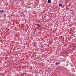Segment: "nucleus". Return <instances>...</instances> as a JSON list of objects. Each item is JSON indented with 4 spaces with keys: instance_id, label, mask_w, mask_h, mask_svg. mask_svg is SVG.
<instances>
[{
    "instance_id": "obj_1",
    "label": "nucleus",
    "mask_w": 76,
    "mask_h": 76,
    "mask_svg": "<svg viewBox=\"0 0 76 76\" xmlns=\"http://www.w3.org/2000/svg\"><path fill=\"white\" fill-rule=\"evenodd\" d=\"M48 3H51V0H48Z\"/></svg>"
},
{
    "instance_id": "obj_2",
    "label": "nucleus",
    "mask_w": 76,
    "mask_h": 76,
    "mask_svg": "<svg viewBox=\"0 0 76 76\" xmlns=\"http://www.w3.org/2000/svg\"><path fill=\"white\" fill-rule=\"evenodd\" d=\"M36 25L38 27H39L40 26V25L38 24H37Z\"/></svg>"
},
{
    "instance_id": "obj_3",
    "label": "nucleus",
    "mask_w": 76,
    "mask_h": 76,
    "mask_svg": "<svg viewBox=\"0 0 76 76\" xmlns=\"http://www.w3.org/2000/svg\"><path fill=\"white\" fill-rule=\"evenodd\" d=\"M59 6L61 7H63V5L62 4H59Z\"/></svg>"
},
{
    "instance_id": "obj_4",
    "label": "nucleus",
    "mask_w": 76,
    "mask_h": 76,
    "mask_svg": "<svg viewBox=\"0 0 76 76\" xmlns=\"http://www.w3.org/2000/svg\"><path fill=\"white\" fill-rule=\"evenodd\" d=\"M63 60H64V61H66V59L65 58H64L63 59Z\"/></svg>"
},
{
    "instance_id": "obj_5",
    "label": "nucleus",
    "mask_w": 76,
    "mask_h": 76,
    "mask_svg": "<svg viewBox=\"0 0 76 76\" xmlns=\"http://www.w3.org/2000/svg\"><path fill=\"white\" fill-rule=\"evenodd\" d=\"M56 65H58V63L57 62H56Z\"/></svg>"
},
{
    "instance_id": "obj_6",
    "label": "nucleus",
    "mask_w": 76,
    "mask_h": 76,
    "mask_svg": "<svg viewBox=\"0 0 76 76\" xmlns=\"http://www.w3.org/2000/svg\"><path fill=\"white\" fill-rule=\"evenodd\" d=\"M1 12L2 13H3V12H4V11L3 10H2L1 11Z\"/></svg>"
},
{
    "instance_id": "obj_7",
    "label": "nucleus",
    "mask_w": 76,
    "mask_h": 76,
    "mask_svg": "<svg viewBox=\"0 0 76 76\" xmlns=\"http://www.w3.org/2000/svg\"><path fill=\"white\" fill-rule=\"evenodd\" d=\"M67 61L66 64H68V63H69V62H68V61Z\"/></svg>"
},
{
    "instance_id": "obj_8",
    "label": "nucleus",
    "mask_w": 76,
    "mask_h": 76,
    "mask_svg": "<svg viewBox=\"0 0 76 76\" xmlns=\"http://www.w3.org/2000/svg\"><path fill=\"white\" fill-rule=\"evenodd\" d=\"M61 39L63 38V36H61Z\"/></svg>"
},
{
    "instance_id": "obj_9",
    "label": "nucleus",
    "mask_w": 76,
    "mask_h": 76,
    "mask_svg": "<svg viewBox=\"0 0 76 76\" xmlns=\"http://www.w3.org/2000/svg\"><path fill=\"white\" fill-rule=\"evenodd\" d=\"M1 59L0 60V62H1Z\"/></svg>"
},
{
    "instance_id": "obj_10",
    "label": "nucleus",
    "mask_w": 76,
    "mask_h": 76,
    "mask_svg": "<svg viewBox=\"0 0 76 76\" xmlns=\"http://www.w3.org/2000/svg\"><path fill=\"white\" fill-rule=\"evenodd\" d=\"M48 69H50V68H48Z\"/></svg>"
},
{
    "instance_id": "obj_11",
    "label": "nucleus",
    "mask_w": 76,
    "mask_h": 76,
    "mask_svg": "<svg viewBox=\"0 0 76 76\" xmlns=\"http://www.w3.org/2000/svg\"><path fill=\"white\" fill-rule=\"evenodd\" d=\"M63 39L64 40V38H63Z\"/></svg>"
},
{
    "instance_id": "obj_12",
    "label": "nucleus",
    "mask_w": 76,
    "mask_h": 76,
    "mask_svg": "<svg viewBox=\"0 0 76 76\" xmlns=\"http://www.w3.org/2000/svg\"><path fill=\"white\" fill-rule=\"evenodd\" d=\"M68 66V64H67L66 65V66Z\"/></svg>"
},
{
    "instance_id": "obj_13",
    "label": "nucleus",
    "mask_w": 76,
    "mask_h": 76,
    "mask_svg": "<svg viewBox=\"0 0 76 76\" xmlns=\"http://www.w3.org/2000/svg\"><path fill=\"white\" fill-rule=\"evenodd\" d=\"M0 12H1V10H0Z\"/></svg>"
},
{
    "instance_id": "obj_14",
    "label": "nucleus",
    "mask_w": 76,
    "mask_h": 76,
    "mask_svg": "<svg viewBox=\"0 0 76 76\" xmlns=\"http://www.w3.org/2000/svg\"><path fill=\"white\" fill-rule=\"evenodd\" d=\"M9 3H10L11 2H9Z\"/></svg>"
},
{
    "instance_id": "obj_15",
    "label": "nucleus",
    "mask_w": 76,
    "mask_h": 76,
    "mask_svg": "<svg viewBox=\"0 0 76 76\" xmlns=\"http://www.w3.org/2000/svg\"><path fill=\"white\" fill-rule=\"evenodd\" d=\"M24 47H25V45L24 46Z\"/></svg>"
},
{
    "instance_id": "obj_16",
    "label": "nucleus",
    "mask_w": 76,
    "mask_h": 76,
    "mask_svg": "<svg viewBox=\"0 0 76 76\" xmlns=\"http://www.w3.org/2000/svg\"><path fill=\"white\" fill-rule=\"evenodd\" d=\"M68 72H70V70H69V71H68Z\"/></svg>"
},
{
    "instance_id": "obj_17",
    "label": "nucleus",
    "mask_w": 76,
    "mask_h": 76,
    "mask_svg": "<svg viewBox=\"0 0 76 76\" xmlns=\"http://www.w3.org/2000/svg\"><path fill=\"white\" fill-rule=\"evenodd\" d=\"M50 25H52V24H50Z\"/></svg>"
},
{
    "instance_id": "obj_18",
    "label": "nucleus",
    "mask_w": 76,
    "mask_h": 76,
    "mask_svg": "<svg viewBox=\"0 0 76 76\" xmlns=\"http://www.w3.org/2000/svg\"><path fill=\"white\" fill-rule=\"evenodd\" d=\"M8 58V57H7V58Z\"/></svg>"
},
{
    "instance_id": "obj_19",
    "label": "nucleus",
    "mask_w": 76,
    "mask_h": 76,
    "mask_svg": "<svg viewBox=\"0 0 76 76\" xmlns=\"http://www.w3.org/2000/svg\"><path fill=\"white\" fill-rule=\"evenodd\" d=\"M53 31V30H51V31Z\"/></svg>"
},
{
    "instance_id": "obj_20",
    "label": "nucleus",
    "mask_w": 76,
    "mask_h": 76,
    "mask_svg": "<svg viewBox=\"0 0 76 76\" xmlns=\"http://www.w3.org/2000/svg\"><path fill=\"white\" fill-rule=\"evenodd\" d=\"M48 46L49 47V45H48Z\"/></svg>"
},
{
    "instance_id": "obj_21",
    "label": "nucleus",
    "mask_w": 76,
    "mask_h": 76,
    "mask_svg": "<svg viewBox=\"0 0 76 76\" xmlns=\"http://www.w3.org/2000/svg\"><path fill=\"white\" fill-rule=\"evenodd\" d=\"M71 8H72V7H71Z\"/></svg>"
},
{
    "instance_id": "obj_22",
    "label": "nucleus",
    "mask_w": 76,
    "mask_h": 76,
    "mask_svg": "<svg viewBox=\"0 0 76 76\" xmlns=\"http://www.w3.org/2000/svg\"><path fill=\"white\" fill-rule=\"evenodd\" d=\"M0 39H1L0 38Z\"/></svg>"
}]
</instances>
